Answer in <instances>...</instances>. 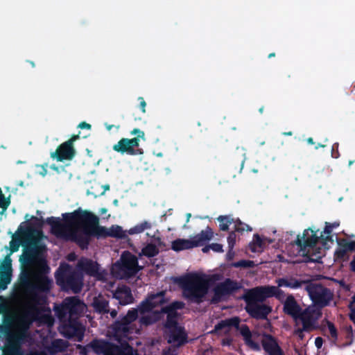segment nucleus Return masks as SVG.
<instances>
[{
	"mask_svg": "<svg viewBox=\"0 0 355 355\" xmlns=\"http://www.w3.org/2000/svg\"><path fill=\"white\" fill-rule=\"evenodd\" d=\"M97 217L87 211L78 209L73 213L63 214V220L60 218L50 219L53 232L58 236L77 241L81 246L87 243L89 237L96 234L98 236L126 238L128 231L119 225L110 228H95Z\"/></svg>",
	"mask_w": 355,
	"mask_h": 355,
	"instance_id": "obj_1",
	"label": "nucleus"
},
{
	"mask_svg": "<svg viewBox=\"0 0 355 355\" xmlns=\"http://www.w3.org/2000/svg\"><path fill=\"white\" fill-rule=\"evenodd\" d=\"M166 302L162 292L150 295L139 308L140 320L146 324H151L166 313L168 343L174 346H180L185 342L186 337L182 327L177 324L176 310L181 309L183 304L176 302L165 306Z\"/></svg>",
	"mask_w": 355,
	"mask_h": 355,
	"instance_id": "obj_2",
	"label": "nucleus"
},
{
	"mask_svg": "<svg viewBox=\"0 0 355 355\" xmlns=\"http://www.w3.org/2000/svg\"><path fill=\"white\" fill-rule=\"evenodd\" d=\"M339 225L338 221L325 223L320 237L318 236V230L312 228L305 230L297 239L299 255L307 257L312 261H318L324 255L325 250L333 244L331 234Z\"/></svg>",
	"mask_w": 355,
	"mask_h": 355,
	"instance_id": "obj_3",
	"label": "nucleus"
},
{
	"mask_svg": "<svg viewBox=\"0 0 355 355\" xmlns=\"http://www.w3.org/2000/svg\"><path fill=\"white\" fill-rule=\"evenodd\" d=\"M232 327L239 329L246 345L250 348L255 350L259 349V343L261 342L264 349L269 355H283L282 350L273 338L266 334L261 335V331L258 329L251 333L245 324L239 327V320L236 318L222 321L216 326V330L219 331L225 329L224 331L227 332Z\"/></svg>",
	"mask_w": 355,
	"mask_h": 355,
	"instance_id": "obj_4",
	"label": "nucleus"
},
{
	"mask_svg": "<svg viewBox=\"0 0 355 355\" xmlns=\"http://www.w3.org/2000/svg\"><path fill=\"white\" fill-rule=\"evenodd\" d=\"M32 286L38 290L46 291L49 288L51 282L46 275L48 268L43 253L40 252L32 254L27 250L21 257Z\"/></svg>",
	"mask_w": 355,
	"mask_h": 355,
	"instance_id": "obj_5",
	"label": "nucleus"
},
{
	"mask_svg": "<svg viewBox=\"0 0 355 355\" xmlns=\"http://www.w3.org/2000/svg\"><path fill=\"white\" fill-rule=\"evenodd\" d=\"M26 220L20 224L10 242L12 252L19 250V246L29 247L36 245L43 239L41 232L42 221L34 216L26 214Z\"/></svg>",
	"mask_w": 355,
	"mask_h": 355,
	"instance_id": "obj_6",
	"label": "nucleus"
},
{
	"mask_svg": "<svg viewBox=\"0 0 355 355\" xmlns=\"http://www.w3.org/2000/svg\"><path fill=\"white\" fill-rule=\"evenodd\" d=\"M183 295L192 301L200 300L207 293L208 278L201 273H193L182 279Z\"/></svg>",
	"mask_w": 355,
	"mask_h": 355,
	"instance_id": "obj_7",
	"label": "nucleus"
},
{
	"mask_svg": "<svg viewBox=\"0 0 355 355\" xmlns=\"http://www.w3.org/2000/svg\"><path fill=\"white\" fill-rule=\"evenodd\" d=\"M284 311L302 322L304 329H309L315 326V322L320 317V312L315 306H309L304 312H301L299 306L293 296H288L284 302Z\"/></svg>",
	"mask_w": 355,
	"mask_h": 355,
	"instance_id": "obj_8",
	"label": "nucleus"
},
{
	"mask_svg": "<svg viewBox=\"0 0 355 355\" xmlns=\"http://www.w3.org/2000/svg\"><path fill=\"white\" fill-rule=\"evenodd\" d=\"M139 269L136 257L125 252L122 254L121 260L112 266L111 272L114 276L123 278L135 274Z\"/></svg>",
	"mask_w": 355,
	"mask_h": 355,
	"instance_id": "obj_9",
	"label": "nucleus"
},
{
	"mask_svg": "<svg viewBox=\"0 0 355 355\" xmlns=\"http://www.w3.org/2000/svg\"><path fill=\"white\" fill-rule=\"evenodd\" d=\"M137 311H130L127 315L121 321L120 323L116 324L115 336L119 340L124 338H129V334L137 330L134 328L132 322L136 319Z\"/></svg>",
	"mask_w": 355,
	"mask_h": 355,
	"instance_id": "obj_10",
	"label": "nucleus"
},
{
	"mask_svg": "<svg viewBox=\"0 0 355 355\" xmlns=\"http://www.w3.org/2000/svg\"><path fill=\"white\" fill-rule=\"evenodd\" d=\"M282 291L275 286H267L257 287L249 292V297L252 300L261 301L265 298L275 296L278 298L282 297Z\"/></svg>",
	"mask_w": 355,
	"mask_h": 355,
	"instance_id": "obj_11",
	"label": "nucleus"
},
{
	"mask_svg": "<svg viewBox=\"0 0 355 355\" xmlns=\"http://www.w3.org/2000/svg\"><path fill=\"white\" fill-rule=\"evenodd\" d=\"M78 138V135L72 137L67 141L62 144L58 149L51 154V157L58 161L70 160L75 155L73 142Z\"/></svg>",
	"mask_w": 355,
	"mask_h": 355,
	"instance_id": "obj_12",
	"label": "nucleus"
},
{
	"mask_svg": "<svg viewBox=\"0 0 355 355\" xmlns=\"http://www.w3.org/2000/svg\"><path fill=\"white\" fill-rule=\"evenodd\" d=\"M308 293L315 304L325 305L330 300L331 295L329 291L319 285H312L307 288Z\"/></svg>",
	"mask_w": 355,
	"mask_h": 355,
	"instance_id": "obj_13",
	"label": "nucleus"
},
{
	"mask_svg": "<svg viewBox=\"0 0 355 355\" xmlns=\"http://www.w3.org/2000/svg\"><path fill=\"white\" fill-rule=\"evenodd\" d=\"M139 146V139H121L117 144L114 145L113 149L121 153L135 155L137 153L135 148Z\"/></svg>",
	"mask_w": 355,
	"mask_h": 355,
	"instance_id": "obj_14",
	"label": "nucleus"
},
{
	"mask_svg": "<svg viewBox=\"0 0 355 355\" xmlns=\"http://www.w3.org/2000/svg\"><path fill=\"white\" fill-rule=\"evenodd\" d=\"M349 251H355V236L338 241V246L335 252V259L338 260L345 258Z\"/></svg>",
	"mask_w": 355,
	"mask_h": 355,
	"instance_id": "obj_15",
	"label": "nucleus"
},
{
	"mask_svg": "<svg viewBox=\"0 0 355 355\" xmlns=\"http://www.w3.org/2000/svg\"><path fill=\"white\" fill-rule=\"evenodd\" d=\"M79 267L82 270L98 279H105V271H101L97 263L87 259H81L79 262Z\"/></svg>",
	"mask_w": 355,
	"mask_h": 355,
	"instance_id": "obj_16",
	"label": "nucleus"
},
{
	"mask_svg": "<svg viewBox=\"0 0 355 355\" xmlns=\"http://www.w3.org/2000/svg\"><path fill=\"white\" fill-rule=\"evenodd\" d=\"M11 260L6 257L0 263V289H5L10 281Z\"/></svg>",
	"mask_w": 355,
	"mask_h": 355,
	"instance_id": "obj_17",
	"label": "nucleus"
},
{
	"mask_svg": "<svg viewBox=\"0 0 355 355\" xmlns=\"http://www.w3.org/2000/svg\"><path fill=\"white\" fill-rule=\"evenodd\" d=\"M33 317L28 313H20L15 316L12 321V329L17 333L21 334L28 328Z\"/></svg>",
	"mask_w": 355,
	"mask_h": 355,
	"instance_id": "obj_18",
	"label": "nucleus"
},
{
	"mask_svg": "<svg viewBox=\"0 0 355 355\" xmlns=\"http://www.w3.org/2000/svg\"><path fill=\"white\" fill-rule=\"evenodd\" d=\"M64 311H68L70 314L82 313L85 309V305L76 298L66 299L63 304Z\"/></svg>",
	"mask_w": 355,
	"mask_h": 355,
	"instance_id": "obj_19",
	"label": "nucleus"
},
{
	"mask_svg": "<svg viewBox=\"0 0 355 355\" xmlns=\"http://www.w3.org/2000/svg\"><path fill=\"white\" fill-rule=\"evenodd\" d=\"M248 312L257 318H265L270 311V309L265 305H257L249 303L247 306Z\"/></svg>",
	"mask_w": 355,
	"mask_h": 355,
	"instance_id": "obj_20",
	"label": "nucleus"
},
{
	"mask_svg": "<svg viewBox=\"0 0 355 355\" xmlns=\"http://www.w3.org/2000/svg\"><path fill=\"white\" fill-rule=\"evenodd\" d=\"M196 247V243L193 241V237L189 239H178L172 242L171 248L174 251L189 250Z\"/></svg>",
	"mask_w": 355,
	"mask_h": 355,
	"instance_id": "obj_21",
	"label": "nucleus"
},
{
	"mask_svg": "<svg viewBox=\"0 0 355 355\" xmlns=\"http://www.w3.org/2000/svg\"><path fill=\"white\" fill-rule=\"evenodd\" d=\"M114 297L121 304H128L133 301V297L130 289L126 286L119 287L114 293Z\"/></svg>",
	"mask_w": 355,
	"mask_h": 355,
	"instance_id": "obj_22",
	"label": "nucleus"
},
{
	"mask_svg": "<svg viewBox=\"0 0 355 355\" xmlns=\"http://www.w3.org/2000/svg\"><path fill=\"white\" fill-rule=\"evenodd\" d=\"M236 288V284L232 281L227 279L220 285L218 286L215 290V299L220 300L230 291Z\"/></svg>",
	"mask_w": 355,
	"mask_h": 355,
	"instance_id": "obj_23",
	"label": "nucleus"
},
{
	"mask_svg": "<svg viewBox=\"0 0 355 355\" xmlns=\"http://www.w3.org/2000/svg\"><path fill=\"white\" fill-rule=\"evenodd\" d=\"M214 237L213 230L207 227L198 234L193 236V241L196 243V247L201 245L205 242L210 241Z\"/></svg>",
	"mask_w": 355,
	"mask_h": 355,
	"instance_id": "obj_24",
	"label": "nucleus"
},
{
	"mask_svg": "<svg viewBox=\"0 0 355 355\" xmlns=\"http://www.w3.org/2000/svg\"><path fill=\"white\" fill-rule=\"evenodd\" d=\"M270 243V240L266 238H261L258 235L254 236L250 248L254 252H261L263 250L267 245Z\"/></svg>",
	"mask_w": 355,
	"mask_h": 355,
	"instance_id": "obj_25",
	"label": "nucleus"
},
{
	"mask_svg": "<svg viewBox=\"0 0 355 355\" xmlns=\"http://www.w3.org/2000/svg\"><path fill=\"white\" fill-rule=\"evenodd\" d=\"M105 345V350L103 352L104 355H133L132 348L126 347L123 351H121L116 347H109L107 345Z\"/></svg>",
	"mask_w": 355,
	"mask_h": 355,
	"instance_id": "obj_26",
	"label": "nucleus"
},
{
	"mask_svg": "<svg viewBox=\"0 0 355 355\" xmlns=\"http://www.w3.org/2000/svg\"><path fill=\"white\" fill-rule=\"evenodd\" d=\"M161 241L159 239H155V244H148L143 248L141 254L147 257H153L158 253L157 247L156 245H159Z\"/></svg>",
	"mask_w": 355,
	"mask_h": 355,
	"instance_id": "obj_27",
	"label": "nucleus"
},
{
	"mask_svg": "<svg viewBox=\"0 0 355 355\" xmlns=\"http://www.w3.org/2000/svg\"><path fill=\"white\" fill-rule=\"evenodd\" d=\"M150 227L151 225L150 223L147 221H144L139 224H137L136 225L130 228L129 230H128V234L132 235L140 234L144 232L146 230L150 228Z\"/></svg>",
	"mask_w": 355,
	"mask_h": 355,
	"instance_id": "obj_28",
	"label": "nucleus"
},
{
	"mask_svg": "<svg viewBox=\"0 0 355 355\" xmlns=\"http://www.w3.org/2000/svg\"><path fill=\"white\" fill-rule=\"evenodd\" d=\"M276 283L277 284L278 288L279 287H290V288H296L299 286V284L293 280L288 279H278L276 281Z\"/></svg>",
	"mask_w": 355,
	"mask_h": 355,
	"instance_id": "obj_29",
	"label": "nucleus"
},
{
	"mask_svg": "<svg viewBox=\"0 0 355 355\" xmlns=\"http://www.w3.org/2000/svg\"><path fill=\"white\" fill-rule=\"evenodd\" d=\"M234 230L239 233H243L245 232H251L252 228L247 224L242 223L239 220H234L233 222Z\"/></svg>",
	"mask_w": 355,
	"mask_h": 355,
	"instance_id": "obj_30",
	"label": "nucleus"
},
{
	"mask_svg": "<svg viewBox=\"0 0 355 355\" xmlns=\"http://www.w3.org/2000/svg\"><path fill=\"white\" fill-rule=\"evenodd\" d=\"M93 305L99 312H105L107 311V303L105 300L101 298L96 299L93 302Z\"/></svg>",
	"mask_w": 355,
	"mask_h": 355,
	"instance_id": "obj_31",
	"label": "nucleus"
},
{
	"mask_svg": "<svg viewBox=\"0 0 355 355\" xmlns=\"http://www.w3.org/2000/svg\"><path fill=\"white\" fill-rule=\"evenodd\" d=\"M219 227L221 230L225 231L228 229L230 225L233 223L234 220L227 216H219L218 218Z\"/></svg>",
	"mask_w": 355,
	"mask_h": 355,
	"instance_id": "obj_32",
	"label": "nucleus"
},
{
	"mask_svg": "<svg viewBox=\"0 0 355 355\" xmlns=\"http://www.w3.org/2000/svg\"><path fill=\"white\" fill-rule=\"evenodd\" d=\"M10 204L9 198L5 197L1 189H0V214H3Z\"/></svg>",
	"mask_w": 355,
	"mask_h": 355,
	"instance_id": "obj_33",
	"label": "nucleus"
},
{
	"mask_svg": "<svg viewBox=\"0 0 355 355\" xmlns=\"http://www.w3.org/2000/svg\"><path fill=\"white\" fill-rule=\"evenodd\" d=\"M236 241V234L232 232L230 234L229 236L227 237V243H228V247L230 249H233L235 243Z\"/></svg>",
	"mask_w": 355,
	"mask_h": 355,
	"instance_id": "obj_34",
	"label": "nucleus"
},
{
	"mask_svg": "<svg viewBox=\"0 0 355 355\" xmlns=\"http://www.w3.org/2000/svg\"><path fill=\"white\" fill-rule=\"evenodd\" d=\"M131 135H137V137H136V138H138V139H139V141L140 139L144 140V141L145 140V135H144V132L142 130H139V129H138V128H135V129H133V130H132V132H131Z\"/></svg>",
	"mask_w": 355,
	"mask_h": 355,
	"instance_id": "obj_35",
	"label": "nucleus"
},
{
	"mask_svg": "<svg viewBox=\"0 0 355 355\" xmlns=\"http://www.w3.org/2000/svg\"><path fill=\"white\" fill-rule=\"evenodd\" d=\"M8 303L6 300L0 297V313H4L8 310Z\"/></svg>",
	"mask_w": 355,
	"mask_h": 355,
	"instance_id": "obj_36",
	"label": "nucleus"
},
{
	"mask_svg": "<svg viewBox=\"0 0 355 355\" xmlns=\"http://www.w3.org/2000/svg\"><path fill=\"white\" fill-rule=\"evenodd\" d=\"M209 248H211V250L215 252H223V247L220 243H211L209 245Z\"/></svg>",
	"mask_w": 355,
	"mask_h": 355,
	"instance_id": "obj_37",
	"label": "nucleus"
},
{
	"mask_svg": "<svg viewBox=\"0 0 355 355\" xmlns=\"http://www.w3.org/2000/svg\"><path fill=\"white\" fill-rule=\"evenodd\" d=\"M37 174L41 175L42 176L46 175L47 171L46 168L43 166H36L35 167Z\"/></svg>",
	"mask_w": 355,
	"mask_h": 355,
	"instance_id": "obj_38",
	"label": "nucleus"
},
{
	"mask_svg": "<svg viewBox=\"0 0 355 355\" xmlns=\"http://www.w3.org/2000/svg\"><path fill=\"white\" fill-rule=\"evenodd\" d=\"M138 101H139V105H140V107H141L142 112L145 113L146 112V106L145 100L144 99L143 97H139Z\"/></svg>",
	"mask_w": 355,
	"mask_h": 355,
	"instance_id": "obj_39",
	"label": "nucleus"
},
{
	"mask_svg": "<svg viewBox=\"0 0 355 355\" xmlns=\"http://www.w3.org/2000/svg\"><path fill=\"white\" fill-rule=\"evenodd\" d=\"M78 128L81 129H88L89 130L91 128V125L85 122H82L78 125Z\"/></svg>",
	"mask_w": 355,
	"mask_h": 355,
	"instance_id": "obj_40",
	"label": "nucleus"
},
{
	"mask_svg": "<svg viewBox=\"0 0 355 355\" xmlns=\"http://www.w3.org/2000/svg\"><path fill=\"white\" fill-rule=\"evenodd\" d=\"M315 345L319 349L322 345V339L320 337H318L315 340Z\"/></svg>",
	"mask_w": 355,
	"mask_h": 355,
	"instance_id": "obj_41",
	"label": "nucleus"
},
{
	"mask_svg": "<svg viewBox=\"0 0 355 355\" xmlns=\"http://www.w3.org/2000/svg\"><path fill=\"white\" fill-rule=\"evenodd\" d=\"M227 256L229 259H232L233 258V257H234L233 249L229 248V252H227Z\"/></svg>",
	"mask_w": 355,
	"mask_h": 355,
	"instance_id": "obj_42",
	"label": "nucleus"
},
{
	"mask_svg": "<svg viewBox=\"0 0 355 355\" xmlns=\"http://www.w3.org/2000/svg\"><path fill=\"white\" fill-rule=\"evenodd\" d=\"M234 266H236V267L246 266H247V263L245 261H241V262H238V263H235Z\"/></svg>",
	"mask_w": 355,
	"mask_h": 355,
	"instance_id": "obj_43",
	"label": "nucleus"
},
{
	"mask_svg": "<svg viewBox=\"0 0 355 355\" xmlns=\"http://www.w3.org/2000/svg\"><path fill=\"white\" fill-rule=\"evenodd\" d=\"M350 267L352 270L355 272V258L351 261Z\"/></svg>",
	"mask_w": 355,
	"mask_h": 355,
	"instance_id": "obj_44",
	"label": "nucleus"
},
{
	"mask_svg": "<svg viewBox=\"0 0 355 355\" xmlns=\"http://www.w3.org/2000/svg\"><path fill=\"white\" fill-rule=\"evenodd\" d=\"M329 331H330L331 334H332V336H335L336 335L335 328L333 326H329Z\"/></svg>",
	"mask_w": 355,
	"mask_h": 355,
	"instance_id": "obj_45",
	"label": "nucleus"
},
{
	"mask_svg": "<svg viewBox=\"0 0 355 355\" xmlns=\"http://www.w3.org/2000/svg\"><path fill=\"white\" fill-rule=\"evenodd\" d=\"M102 187L103 188V192L101 193L100 195H103L105 193V192L106 191L109 190V189H110V187L108 185H105V186H103Z\"/></svg>",
	"mask_w": 355,
	"mask_h": 355,
	"instance_id": "obj_46",
	"label": "nucleus"
},
{
	"mask_svg": "<svg viewBox=\"0 0 355 355\" xmlns=\"http://www.w3.org/2000/svg\"><path fill=\"white\" fill-rule=\"evenodd\" d=\"M352 311H355V296L353 297V301L350 305Z\"/></svg>",
	"mask_w": 355,
	"mask_h": 355,
	"instance_id": "obj_47",
	"label": "nucleus"
},
{
	"mask_svg": "<svg viewBox=\"0 0 355 355\" xmlns=\"http://www.w3.org/2000/svg\"><path fill=\"white\" fill-rule=\"evenodd\" d=\"M211 250V248H209V245H208L205 246V248H203L202 250L203 252L206 253V252H208L209 250Z\"/></svg>",
	"mask_w": 355,
	"mask_h": 355,
	"instance_id": "obj_48",
	"label": "nucleus"
},
{
	"mask_svg": "<svg viewBox=\"0 0 355 355\" xmlns=\"http://www.w3.org/2000/svg\"><path fill=\"white\" fill-rule=\"evenodd\" d=\"M107 209H105V208H102V209H101V210H100V213H101V214H102V215H103V214H105L107 213Z\"/></svg>",
	"mask_w": 355,
	"mask_h": 355,
	"instance_id": "obj_49",
	"label": "nucleus"
},
{
	"mask_svg": "<svg viewBox=\"0 0 355 355\" xmlns=\"http://www.w3.org/2000/svg\"><path fill=\"white\" fill-rule=\"evenodd\" d=\"M113 203H114V205L115 206H117V205H118V200H114L113 201Z\"/></svg>",
	"mask_w": 355,
	"mask_h": 355,
	"instance_id": "obj_50",
	"label": "nucleus"
},
{
	"mask_svg": "<svg viewBox=\"0 0 355 355\" xmlns=\"http://www.w3.org/2000/svg\"><path fill=\"white\" fill-rule=\"evenodd\" d=\"M308 142L309 144H313V139L311 138L308 139Z\"/></svg>",
	"mask_w": 355,
	"mask_h": 355,
	"instance_id": "obj_51",
	"label": "nucleus"
},
{
	"mask_svg": "<svg viewBox=\"0 0 355 355\" xmlns=\"http://www.w3.org/2000/svg\"><path fill=\"white\" fill-rule=\"evenodd\" d=\"M223 345H230V341L229 340H227V341L223 340Z\"/></svg>",
	"mask_w": 355,
	"mask_h": 355,
	"instance_id": "obj_52",
	"label": "nucleus"
},
{
	"mask_svg": "<svg viewBox=\"0 0 355 355\" xmlns=\"http://www.w3.org/2000/svg\"><path fill=\"white\" fill-rule=\"evenodd\" d=\"M73 289L74 292H76V293L79 291V290H80L79 288H73Z\"/></svg>",
	"mask_w": 355,
	"mask_h": 355,
	"instance_id": "obj_53",
	"label": "nucleus"
},
{
	"mask_svg": "<svg viewBox=\"0 0 355 355\" xmlns=\"http://www.w3.org/2000/svg\"><path fill=\"white\" fill-rule=\"evenodd\" d=\"M111 314L113 317L116 315V313L114 311H112Z\"/></svg>",
	"mask_w": 355,
	"mask_h": 355,
	"instance_id": "obj_54",
	"label": "nucleus"
},
{
	"mask_svg": "<svg viewBox=\"0 0 355 355\" xmlns=\"http://www.w3.org/2000/svg\"><path fill=\"white\" fill-rule=\"evenodd\" d=\"M107 128L108 130H110V129H111V125H108V126H107Z\"/></svg>",
	"mask_w": 355,
	"mask_h": 355,
	"instance_id": "obj_55",
	"label": "nucleus"
},
{
	"mask_svg": "<svg viewBox=\"0 0 355 355\" xmlns=\"http://www.w3.org/2000/svg\"><path fill=\"white\" fill-rule=\"evenodd\" d=\"M286 135H291V132H288Z\"/></svg>",
	"mask_w": 355,
	"mask_h": 355,
	"instance_id": "obj_56",
	"label": "nucleus"
},
{
	"mask_svg": "<svg viewBox=\"0 0 355 355\" xmlns=\"http://www.w3.org/2000/svg\"><path fill=\"white\" fill-rule=\"evenodd\" d=\"M51 168H52L53 169H55V170L56 169V168H55V167H54V166H51Z\"/></svg>",
	"mask_w": 355,
	"mask_h": 355,
	"instance_id": "obj_57",
	"label": "nucleus"
}]
</instances>
